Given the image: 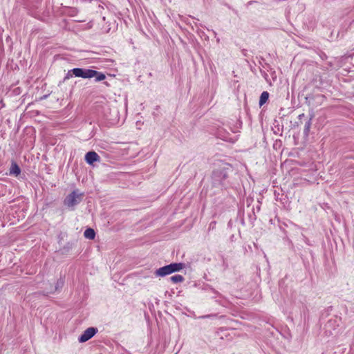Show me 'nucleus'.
Listing matches in <instances>:
<instances>
[{
    "instance_id": "obj_10",
    "label": "nucleus",
    "mask_w": 354,
    "mask_h": 354,
    "mask_svg": "<svg viewBox=\"0 0 354 354\" xmlns=\"http://www.w3.org/2000/svg\"><path fill=\"white\" fill-rule=\"evenodd\" d=\"M21 169L17 164H12L10 169V174L17 176L20 174Z\"/></svg>"
},
{
    "instance_id": "obj_8",
    "label": "nucleus",
    "mask_w": 354,
    "mask_h": 354,
    "mask_svg": "<svg viewBox=\"0 0 354 354\" xmlns=\"http://www.w3.org/2000/svg\"><path fill=\"white\" fill-rule=\"evenodd\" d=\"M84 235L86 239L92 240L95 238V232L93 229L88 228L84 231Z\"/></svg>"
},
{
    "instance_id": "obj_4",
    "label": "nucleus",
    "mask_w": 354,
    "mask_h": 354,
    "mask_svg": "<svg viewBox=\"0 0 354 354\" xmlns=\"http://www.w3.org/2000/svg\"><path fill=\"white\" fill-rule=\"evenodd\" d=\"M97 332V328L94 327H89L87 329H86L82 335H81L79 338L78 341L80 343L85 342L92 338Z\"/></svg>"
},
{
    "instance_id": "obj_13",
    "label": "nucleus",
    "mask_w": 354,
    "mask_h": 354,
    "mask_svg": "<svg viewBox=\"0 0 354 354\" xmlns=\"http://www.w3.org/2000/svg\"><path fill=\"white\" fill-rule=\"evenodd\" d=\"M227 175L225 173L223 174L222 175V179H225L226 178Z\"/></svg>"
},
{
    "instance_id": "obj_3",
    "label": "nucleus",
    "mask_w": 354,
    "mask_h": 354,
    "mask_svg": "<svg viewBox=\"0 0 354 354\" xmlns=\"http://www.w3.org/2000/svg\"><path fill=\"white\" fill-rule=\"evenodd\" d=\"M82 198V194L79 193L78 191H73L64 199V205L68 207H73L80 203Z\"/></svg>"
},
{
    "instance_id": "obj_6",
    "label": "nucleus",
    "mask_w": 354,
    "mask_h": 354,
    "mask_svg": "<svg viewBox=\"0 0 354 354\" xmlns=\"http://www.w3.org/2000/svg\"><path fill=\"white\" fill-rule=\"evenodd\" d=\"M268 97H269L268 92L263 91L261 94V96H260V98H259V106H263L267 102V100H268Z\"/></svg>"
},
{
    "instance_id": "obj_9",
    "label": "nucleus",
    "mask_w": 354,
    "mask_h": 354,
    "mask_svg": "<svg viewBox=\"0 0 354 354\" xmlns=\"http://www.w3.org/2000/svg\"><path fill=\"white\" fill-rule=\"evenodd\" d=\"M312 118H313V115L310 117V118L305 123V125H304V134L306 136H308L309 135V132H310V127H311V124H312Z\"/></svg>"
},
{
    "instance_id": "obj_2",
    "label": "nucleus",
    "mask_w": 354,
    "mask_h": 354,
    "mask_svg": "<svg viewBox=\"0 0 354 354\" xmlns=\"http://www.w3.org/2000/svg\"><path fill=\"white\" fill-rule=\"evenodd\" d=\"M95 73L92 71L91 69L75 68L68 71L65 79L69 78V76H71L72 75H75V77H78L91 78V76L93 75Z\"/></svg>"
},
{
    "instance_id": "obj_7",
    "label": "nucleus",
    "mask_w": 354,
    "mask_h": 354,
    "mask_svg": "<svg viewBox=\"0 0 354 354\" xmlns=\"http://www.w3.org/2000/svg\"><path fill=\"white\" fill-rule=\"evenodd\" d=\"M92 71L95 73L91 77H95L96 82H100L104 80L106 78V76L104 73L92 70Z\"/></svg>"
},
{
    "instance_id": "obj_1",
    "label": "nucleus",
    "mask_w": 354,
    "mask_h": 354,
    "mask_svg": "<svg viewBox=\"0 0 354 354\" xmlns=\"http://www.w3.org/2000/svg\"><path fill=\"white\" fill-rule=\"evenodd\" d=\"M185 267L183 263H173L169 265L161 267L155 271L156 277H165L173 272L180 271Z\"/></svg>"
},
{
    "instance_id": "obj_12",
    "label": "nucleus",
    "mask_w": 354,
    "mask_h": 354,
    "mask_svg": "<svg viewBox=\"0 0 354 354\" xmlns=\"http://www.w3.org/2000/svg\"><path fill=\"white\" fill-rule=\"evenodd\" d=\"M218 171H214V174H213V176H214V178H217V174H218Z\"/></svg>"
},
{
    "instance_id": "obj_11",
    "label": "nucleus",
    "mask_w": 354,
    "mask_h": 354,
    "mask_svg": "<svg viewBox=\"0 0 354 354\" xmlns=\"http://www.w3.org/2000/svg\"><path fill=\"white\" fill-rule=\"evenodd\" d=\"M170 280L175 283L183 282L184 281V277L180 274H176L170 277Z\"/></svg>"
},
{
    "instance_id": "obj_5",
    "label": "nucleus",
    "mask_w": 354,
    "mask_h": 354,
    "mask_svg": "<svg viewBox=\"0 0 354 354\" xmlns=\"http://www.w3.org/2000/svg\"><path fill=\"white\" fill-rule=\"evenodd\" d=\"M99 155L95 151H89L85 155V160L89 164L92 165L94 162L100 160Z\"/></svg>"
},
{
    "instance_id": "obj_14",
    "label": "nucleus",
    "mask_w": 354,
    "mask_h": 354,
    "mask_svg": "<svg viewBox=\"0 0 354 354\" xmlns=\"http://www.w3.org/2000/svg\"><path fill=\"white\" fill-rule=\"evenodd\" d=\"M304 113H301V115H299V118H301V117H304Z\"/></svg>"
}]
</instances>
